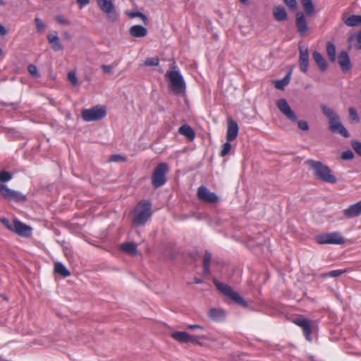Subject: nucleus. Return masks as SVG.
<instances>
[{"label":"nucleus","instance_id":"4","mask_svg":"<svg viewBox=\"0 0 361 361\" xmlns=\"http://www.w3.org/2000/svg\"><path fill=\"white\" fill-rule=\"evenodd\" d=\"M276 106L279 111L291 122H297L298 127L302 131H307L310 129L308 123L304 120H298L295 112L291 109L287 101L285 99H279L276 102Z\"/></svg>","mask_w":361,"mask_h":361},{"label":"nucleus","instance_id":"44","mask_svg":"<svg viewBox=\"0 0 361 361\" xmlns=\"http://www.w3.org/2000/svg\"><path fill=\"white\" fill-rule=\"evenodd\" d=\"M27 71L33 77L37 78L39 76V73L37 71V68L36 66H35L33 64L28 65Z\"/></svg>","mask_w":361,"mask_h":361},{"label":"nucleus","instance_id":"63","mask_svg":"<svg viewBox=\"0 0 361 361\" xmlns=\"http://www.w3.org/2000/svg\"><path fill=\"white\" fill-rule=\"evenodd\" d=\"M2 185V184L0 183V187Z\"/></svg>","mask_w":361,"mask_h":361},{"label":"nucleus","instance_id":"34","mask_svg":"<svg viewBox=\"0 0 361 361\" xmlns=\"http://www.w3.org/2000/svg\"><path fill=\"white\" fill-rule=\"evenodd\" d=\"M326 54L329 61L334 63L336 61V47L331 42L326 43Z\"/></svg>","mask_w":361,"mask_h":361},{"label":"nucleus","instance_id":"60","mask_svg":"<svg viewBox=\"0 0 361 361\" xmlns=\"http://www.w3.org/2000/svg\"><path fill=\"white\" fill-rule=\"evenodd\" d=\"M4 5H5V2L3 0H0V6H4Z\"/></svg>","mask_w":361,"mask_h":361},{"label":"nucleus","instance_id":"58","mask_svg":"<svg viewBox=\"0 0 361 361\" xmlns=\"http://www.w3.org/2000/svg\"><path fill=\"white\" fill-rule=\"evenodd\" d=\"M203 282V281L199 278H195L194 279V283H197V284H200V283H202Z\"/></svg>","mask_w":361,"mask_h":361},{"label":"nucleus","instance_id":"11","mask_svg":"<svg viewBox=\"0 0 361 361\" xmlns=\"http://www.w3.org/2000/svg\"><path fill=\"white\" fill-rule=\"evenodd\" d=\"M97 2L99 8L107 15L108 19L111 23L117 20L118 16L111 0H97Z\"/></svg>","mask_w":361,"mask_h":361},{"label":"nucleus","instance_id":"8","mask_svg":"<svg viewBox=\"0 0 361 361\" xmlns=\"http://www.w3.org/2000/svg\"><path fill=\"white\" fill-rule=\"evenodd\" d=\"M106 114V109L99 106H96L88 109H83L81 112V116L83 120L88 122L101 120Z\"/></svg>","mask_w":361,"mask_h":361},{"label":"nucleus","instance_id":"38","mask_svg":"<svg viewBox=\"0 0 361 361\" xmlns=\"http://www.w3.org/2000/svg\"><path fill=\"white\" fill-rule=\"evenodd\" d=\"M347 269H343V270H334L331 271L328 273H324L321 274V277H338L343 274H345L347 272Z\"/></svg>","mask_w":361,"mask_h":361},{"label":"nucleus","instance_id":"24","mask_svg":"<svg viewBox=\"0 0 361 361\" xmlns=\"http://www.w3.org/2000/svg\"><path fill=\"white\" fill-rule=\"evenodd\" d=\"M47 40L54 51H59L63 49V47L61 43L60 39L57 35L48 34Z\"/></svg>","mask_w":361,"mask_h":361},{"label":"nucleus","instance_id":"1","mask_svg":"<svg viewBox=\"0 0 361 361\" xmlns=\"http://www.w3.org/2000/svg\"><path fill=\"white\" fill-rule=\"evenodd\" d=\"M320 108L322 114L328 119L329 130L332 133L339 134L345 138H348L350 133L342 124L338 114L325 104H322Z\"/></svg>","mask_w":361,"mask_h":361},{"label":"nucleus","instance_id":"28","mask_svg":"<svg viewBox=\"0 0 361 361\" xmlns=\"http://www.w3.org/2000/svg\"><path fill=\"white\" fill-rule=\"evenodd\" d=\"M212 260V254L209 251H205L203 258V275L208 277L210 275V263Z\"/></svg>","mask_w":361,"mask_h":361},{"label":"nucleus","instance_id":"48","mask_svg":"<svg viewBox=\"0 0 361 361\" xmlns=\"http://www.w3.org/2000/svg\"><path fill=\"white\" fill-rule=\"evenodd\" d=\"M353 157H354V154L350 149L344 151L341 154V158L343 160H350V159H353Z\"/></svg>","mask_w":361,"mask_h":361},{"label":"nucleus","instance_id":"31","mask_svg":"<svg viewBox=\"0 0 361 361\" xmlns=\"http://www.w3.org/2000/svg\"><path fill=\"white\" fill-rule=\"evenodd\" d=\"M54 271L57 274L63 278H66L71 275L70 271L61 262H56L54 264Z\"/></svg>","mask_w":361,"mask_h":361},{"label":"nucleus","instance_id":"39","mask_svg":"<svg viewBox=\"0 0 361 361\" xmlns=\"http://www.w3.org/2000/svg\"><path fill=\"white\" fill-rule=\"evenodd\" d=\"M159 60L157 57L147 58L144 65L146 66H157L159 65Z\"/></svg>","mask_w":361,"mask_h":361},{"label":"nucleus","instance_id":"52","mask_svg":"<svg viewBox=\"0 0 361 361\" xmlns=\"http://www.w3.org/2000/svg\"><path fill=\"white\" fill-rule=\"evenodd\" d=\"M101 68L103 70V71L105 73H107V74H111L112 73V67L109 65H105V64H103L101 66Z\"/></svg>","mask_w":361,"mask_h":361},{"label":"nucleus","instance_id":"13","mask_svg":"<svg viewBox=\"0 0 361 361\" xmlns=\"http://www.w3.org/2000/svg\"><path fill=\"white\" fill-rule=\"evenodd\" d=\"M198 198L208 203H216L219 198L216 193L210 192L205 186H200L197 190Z\"/></svg>","mask_w":361,"mask_h":361},{"label":"nucleus","instance_id":"3","mask_svg":"<svg viewBox=\"0 0 361 361\" xmlns=\"http://www.w3.org/2000/svg\"><path fill=\"white\" fill-rule=\"evenodd\" d=\"M305 164L313 171L314 176L317 180L331 184L337 182V178L332 173L331 169L322 161L308 159Z\"/></svg>","mask_w":361,"mask_h":361},{"label":"nucleus","instance_id":"55","mask_svg":"<svg viewBox=\"0 0 361 361\" xmlns=\"http://www.w3.org/2000/svg\"><path fill=\"white\" fill-rule=\"evenodd\" d=\"M90 0H77V3L80 5V8H82L84 6L89 4Z\"/></svg>","mask_w":361,"mask_h":361},{"label":"nucleus","instance_id":"25","mask_svg":"<svg viewBox=\"0 0 361 361\" xmlns=\"http://www.w3.org/2000/svg\"><path fill=\"white\" fill-rule=\"evenodd\" d=\"M178 133L185 136L190 142H192L195 137L194 130L188 124L181 126L178 129Z\"/></svg>","mask_w":361,"mask_h":361},{"label":"nucleus","instance_id":"61","mask_svg":"<svg viewBox=\"0 0 361 361\" xmlns=\"http://www.w3.org/2000/svg\"><path fill=\"white\" fill-rule=\"evenodd\" d=\"M2 54H3V51H2V49L0 48V56H2Z\"/></svg>","mask_w":361,"mask_h":361},{"label":"nucleus","instance_id":"47","mask_svg":"<svg viewBox=\"0 0 361 361\" xmlns=\"http://www.w3.org/2000/svg\"><path fill=\"white\" fill-rule=\"evenodd\" d=\"M284 4L292 11H295L297 8L296 0H283Z\"/></svg>","mask_w":361,"mask_h":361},{"label":"nucleus","instance_id":"26","mask_svg":"<svg viewBox=\"0 0 361 361\" xmlns=\"http://www.w3.org/2000/svg\"><path fill=\"white\" fill-rule=\"evenodd\" d=\"M129 33L135 37H143L147 35V30L140 25H133L130 27Z\"/></svg>","mask_w":361,"mask_h":361},{"label":"nucleus","instance_id":"33","mask_svg":"<svg viewBox=\"0 0 361 361\" xmlns=\"http://www.w3.org/2000/svg\"><path fill=\"white\" fill-rule=\"evenodd\" d=\"M209 315L212 319L216 321L223 319L226 316L224 310L216 308H212L209 310Z\"/></svg>","mask_w":361,"mask_h":361},{"label":"nucleus","instance_id":"30","mask_svg":"<svg viewBox=\"0 0 361 361\" xmlns=\"http://www.w3.org/2000/svg\"><path fill=\"white\" fill-rule=\"evenodd\" d=\"M291 71L287 73L285 77L279 80L274 81V86L276 89L283 90L285 86L288 85L290 80Z\"/></svg>","mask_w":361,"mask_h":361},{"label":"nucleus","instance_id":"16","mask_svg":"<svg viewBox=\"0 0 361 361\" xmlns=\"http://www.w3.org/2000/svg\"><path fill=\"white\" fill-rule=\"evenodd\" d=\"M293 322L302 328L306 339L309 341H311L312 329L308 319L305 317H300L295 318L293 320Z\"/></svg>","mask_w":361,"mask_h":361},{"label":"nucleus","instance_id":"15","mask_svg":"<svg viewBox=\"0 0 361 361\" xmlns=\"http://www.w3.org/2000/svg\"><path fill=\"white\" fill-rule=\"evenodd\" d=\"M32 228L30 226L22 223L18 219L13 220V231L20 236L29 237L31 235Z\"/></svg>","mask_w":361,"mask_h":361},{"label":"nucleus","instance_id":"18","mask_svg":"<svg viewBox=\"0 0 361 361\" xmlns=\"http://www.w3.org/2000/svg\"><path fill=\"white\" fill-rule=\"evenodd\" d=\"M238 134V126L235 121L230 118L227 121L226 140L228 142L234 140Z\"/></svg>","mask_w":361,"mask_h":361},{"label":"nucleus","instance_id":"35","mask_svg":"<svg viewBox=\"0 0 361 361\" xmlns=\"http://www.w3.org/2000/svg\"><path fill=\"white\" fill-rule=\"evenodd\" d=\"M126 13L131 18L136 17L140 18L145 25L149 23L148 18L140 11H129Z\"/></svg>","mask_w":361,"mask_h":361},{"label":"nucleus","instance_id":"62","mask_svg":"<svg viewBox=\"0 0 361 361\" xmlns=\"http://www.w3.org/2000/svg\"><path fill=\"white\" fill-rule=\"evenodd\" d=\"M311 361H315V360H313V359H311Z\"/></svg>","mask_w":361,"mask_h":361},{"label":"nucleus","instance_id":"51","mask_svg":"<svg viewBox=\"0 0 361 361\" xmlns=\"http://www.w3.org/2000/svg\"><path fill=\"white\" fill-rule=\"evenodd\" d=\"M52 341L51 339V338L49 337H45L42 339H41V343L40 344L43 346H45V347H48L50 345V344L51 343Z\"/></svg>","mask_w":361,"mask_h":361},{"label":"nucleus","instance_id":"36","mask_svg":"<svg viewBox=\"0 0 361 361\" xmlns=\"http://www.w3.org/2000/svg\"><path fill=\"white\" fill-rule=\"evenodd\" d=\"M207 339V337L204 335L193 336V335L189 334L188 343L191 342L192 343H195L197 345L202 346L203 345L202 341H204Z\"/></svg>","mask_w":361,"mask_h":361},{"label":"nucleus","instance_id":"56","mask_svg":"<svg viewBox=\"0 0 361 361\" xmlns=\"http://www.w3.org/2000/svg\"><path fill=\"white\" fill-rule=\"evenodd\" d=\"M7 30L6 28L2 25L1 24H0V36H4L7 34Z\"/></svg>","mask_w":361,"mask_h":361},{"label":"nucleus","instance_id":"17","mask_svg":"<svg viewBox=\"0 0 361 361\" xmlns=\"http://www.w3.org/2000/svg\"><path fill=\"white\" fill-rule=\"evenodd\" d=\"M295 26L300 36H304L308 30V25L304 14L301 12L296 13Z\"/></svg>","mask_w":361,"mask_h":361},{"label":"nucleus","instance_id":"14","mask_svg":"<svg viewBox=\"0 0 361 361\" xmlns=\"http://www.w3.org/2000/svg\"><path fill=\"white\" fill-rule=\"evenodd\" d=\"M299 67L301 72L306 73L309 67V54L307 47H299Z\"/></svg>","mask_w":361,"mask_h":361},{"label":"nucleus","instance_id":"37","mask_svg":"<svg viewBox=\"0 0 361 361\" xmlns=\"http://www.w3.org/2000/svg\"><path fill=\"white\" fill-rule=\"evenodd\" d=\"M348 115L350 123H357L360 122V118L357 113V111L353 107H350L348 109Z\"/></svg>","mask_w":361,"mask_h":361},{"label":"nucleus","instance_id":"23","mask_svg":"<svg viewBox=\"0 0 361 361\" xmlns=\"http://www.w3.org/2000/svg\"><path fill=\"white\" fill-rule=\"evenodd\" d=\"M273 16L278 22L286 20L288 18L286 11L282 6H276L274 7Z\"/></svg>","mask_w":361,"mask_h":361},{"label":"nucleus","instance_id":"27","mask_svg":"<svg viewBox=\"0 0 361 361\" xmlns=\"http://www.w3.org/2000/svg\"><path fill=\"white\" fill-rule=\"evenodd\" d=\"M120 249L121 251L132 256H135L137 254V244L133 242L122 243L120 245Z\"/></svg>","mask_w":361,"mask_h":361},{"label":"nucleus","instance_id":"53","mask_svg":"<svg viewBox=\"0 0 361 361\" xmlns=\"http://www.w3.org/2000/svg\"><path fill=\"white\" fill-rule=\"evenodd\" d=\"M355 39L357 40V33H352L348 38V42L350 44L348 49H350L352 48L351 42Z\"/></svg>","mask_w":361,"mask_h":361},{"label":"nucleus","instance_id":"32","mask_svg":"<svg viewBox=\"0 0 361 361\" xmlns=\"http://www.w3.org/2000/svg\"><path fill=\"white\" fill-rule=\"evenodd\" d=\"M304 13L306 16H310L314 11V6L312 0H301Z\"/></svg>","mask_w":361,"mask_h":361},{"label":"nucleus","instance_id":"22","mask_svg":"<svg viewBox=\"0 0 361 361\" xmlns=\"http://www.w3.org/2000/svg\"><path fill=\"white\" fill-rule=\"evenodd\" d=\"M312 58L322 72H324L327 69V62L319 51H314L312 53Z\"/></svg>","mask_w":361,"mask_h":361},{"label":"nucleus","instance_id":"50","mask_svg":"<svg viewBox=\"0 0 361 361\" xmlns=\"http://www.w3.org/2000/svg\"><path fill=\"white\" fill-rule=\"evenodd\" d=\"M56 20L61 25H70L71 23L68 20L63 18L61 16H56Z\"/></svg>","mask_w":361,"mask_h":361},{"label":"nucleus","instance_id":"10","mask_svg":"<svg viewBox=\"0 0 361 361\" xmlns=\"http://www.w3.org/2000/svg\"><path fill=\"white\" fill-rule=\"evenodd\" d=\"M317 243L319 244H336L342 245L345 239L338 232L327 233L319 235L316 237Z\"/></svg>","mask_w":361,"mask_h":361},{"label":"nucleus","instance_id":"20","mask_svg":"<svg viewBox=\"0 0 361 361\" xmlns=\"http://www.w3.org/2000/svg\"><path fill=\"white\" fill-rule=\"evenodd\" d=\"M338 63L343 73H347L352 68L350 57L348 52L345 51H342L338 54Z\"/></svg>","mask_w":361,"mask_h":361},{"label":"nucleus","instance_id":"57","mask_svg":"<svg viewBox=\"0 0 361 361\" xmlns=\"http://www.w3.org/2000/svg\"><path fill=\"white\" fill-rule=\"evenodd\" d=\"M63 36L66 39H68V40L71 39V38H72L71 35L68 32H66V31L63 32Z\"/></svg>","mask_w":361,"mask_h":361},{"label":"nucleus","instance_id":"49","mask_svg":"<svg viewBox=\"0 0 361 361\" xmlns=\"http://www.w3.org/2000/svg\"><path fill=\"white\" fill-rule=\"evenodd\" d=\"M109 161H125L126 158L119 154H113V155L110 156Z\"/></svg>","mask_w":361,"mask_h":361},{"label":"nucleus","instance_id":"9","mask_svg":"<svg viewBox=\"0 0 361 361\" xmlns=\"http://www.w3.org/2000/svg\"><path fill=\"white\" fill-rule=\"evenodd\" d=\"M0 193L1 196L8 201H14L16 202H25L27 200L25 195L18 191L8 188L6 185L2 184L0 187Z\"/></svg>","mask_w":361,"mask_h":361},{"label":"nucleus","instance_id":"7","mask_svg":"<svg viewBox=\"0 0 361 361\" xmlns=\"http://www.w3.org/2000/svg\"><path fill=\"white\" fill-rule=\"evenodd\" d=\"M166 75L170 80V87L176 94H182L185 92L186 85L181 74L176 70L168 71Z\"/></svg>","mask_w":361,"mask_h":361},{"label":"nucleus","instance_id":"43","mask_svg":"<svg viewBox=\"0 0 361 361\" xmlns=\"http://www.w3.org/2000/svg\"><path fill=\"white\" fill-rule=\"evenodd\" d=\"M351 146L355 152L361 157V142L357 140L351 142Z\"/></svg>","mask_w":361,"mask_h":361},{"label":"nucleus","instance_id":"2","mask_svg":"<svg viewBox=\"0 0 361 361\" xmlns=\"http://www.w3.org/2000/svg\"><path fill=\"white\" fill-rule=\"evenodd\" d=\"M152 204L149 201H140L131 212L132 224L138 227L145 225L152 216Z\"/></svg>","mask_w":361,"mask_h":361},{"label":"nucleus","instance_id":"54","mask_svg":"<svg viewBox=\"0 0 361 361\" xmlns=\"http://www.w3.org/2000/svg\"><path fill=\"white\" fill-rule=\"evenodd\" d=\"M187 329L190 330H194V329H201L202 330L204 327L202 326H200L199 324H189L187 326Z\"/></svg>","mask_w":361,"mask_h":361},{"label":"nucleus","instance_id":"45","mask_svg":"<svg viewBox=\"0 0 361 361\" xmlns=\"http://www.w3.org/2000/svg\"><path fill=\"white\" fill-rule=\"evenodd\" d=\"M1 222L9 231H13V221L11 222L8 219L3 218L1 219Z\"/></svg>","mask_w":361,"mask_h":361},{"label":"nucleus","instance_id":"59","mask_svg":"<svg viewBox=\"0 0 361 361\" xmlns=\"http://www.w3.org/2000/svg\"><path fill=\"white\" fill-rule=\"evenodd\" d=\"M240 3L247 5L248 4V0H238Z\"/></svg>","mask_w":361,"mask_h":361},{"label":"nucleus","instance_id":"41","mask_svg":"<svg viewBox=\"0 0 361 361\" xmlns=\"http://www.w3.org/2000/svg\"><path fill=\"white\" fill-rule=\"evenodd\" d=\"M12 178V174L8 171H2L0 172V182L6 183Z\"/></svg>","mask_w":361,"mask_h":361},{"label":"nucleus","instance_id":"19","mask_svg":"<svg viewBox=\"0 0 361 361\" xmlns=\"http://www.w3.org/2000/svg\"><path fill=\"white\" fill-rule=\"evenodd\" d=\"M344 216L346 219H354L361 215V200L358 202L350 205L348 208L343 210Z\"/></svg>","mask_w":361,"mask_h":361},{"label":"nucleus","instance_id":"6","mask_svg":"<svg viewBox=\"0 0 361 361\" xmlns=\"http://www.w3.org/2000/svg\"><path fill=\"white\" fill-rule=\"evenodd\" d=\"M169 171L166 163H159L154 169L152 174V185L154 188H159L166 182V174Z\"/></svg>","mask_w":361,"mask_h":361},{"label":"nucleus","instance_id":"42","mask_svg":"<svg viewBox=\"0 0 361 361\" xmlns=\"http://www.w3.org/2000/svg\"><path fill=\"white\" fill-rule=\"evenodd\" d=\"M35 26H36V29H37V32H39L40 33L44 32V31L45 30V25L42 22V20L39 18H36L35 19Z\"/></svg>","mask_w":361,"mask_h":361},{"label":"nucleus","instance_id":"40","mask_svg":"<svg viewBox=\"0 0 361 361\" xmlns=\"http://www.w3.org/2000/svg\"><path fill=\"white\" fill-rule=\"evenodd\" d=\"M231 149V142L227 141L222 146V149H221V151L220 152V156L221 157L226 156L229 153Z\"/></svg>","mask_w":361,"mask_h":361},{"label":"nucleus","instance_id":"46","mask_svg":"<svg viewBox=\"0 0 361 361\" xmlns=\"http://www.w3.org/2000/svg\"><path fill=\"white\" fill-rule=\"evenodd\" d=\"M68 78L73 86H76L78 85V79L75 72L70 71L68 73Z\"/></svg>","mask_w":361,"mask_h":361},{"label":"nucleus","instance_id":"5","mask_svg":"<svg viewBox=\"0 0 361 361\" xmlns=\"http://www.w3.org/2000/svg\"><path fill=\"white\" fill-rule=\"evenodd\" d=\"M213 283L216 288L225 296L231 299L235 303L240 306L246 307L248 306V303L243 299L240 294L234 290L230 286L224 284L218 281L216 279H213Z\"/></svg>","mask_w":361,"mask_h":361},{"label":"nucleus","instance_id":"12","mask_svg":"<svg viewBox=\"0 0 361 361\" xmlns=\"http://www.w3.org/2000/svg\"><path fill=\"white\" fill-rule=\"evenodd\" d=\"M97 2L99 8L107 15L108 19L111 23L117 20L118 16L111 0H97Z\"/></svg>","mask_w":361,"mask_h":361},{"label":"nucleus","instance_id":"21","mask_svg":"<svg viewBox=\"0 0 361 361\" xmlns=\"http://www.w3.org/2000/svg\"><path fill=\"white\" fill-rule=\"evenodd\" d=\"M343 22L348 27H356L361 25V15H352L348 16L346 13H343Z\"/></svg>","mask_w":361,"mask_h":361},{"label":"nucleus","instance_id":"29","mask_svg":"<svg viewBox=\"0 0 361 361\" xmlns=\"http://www.w3.org/2000/svg\"><path fill=\"white\" fill-rule=\"evenodd\" d=\"M171 337L181 343H188L189 334L185 331H175L171 334Z\"/></svg>","mask_w":361,"mask_h":361}]
</instances>
